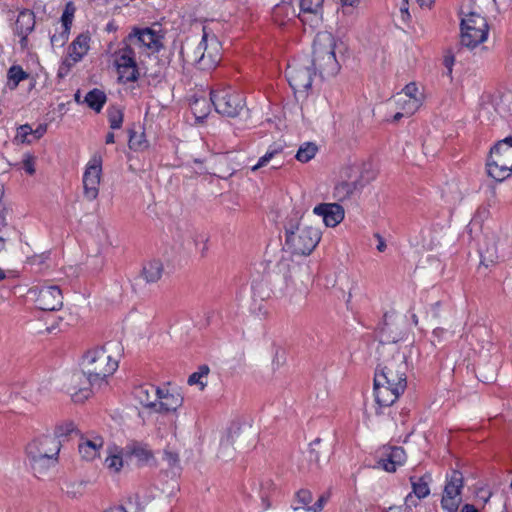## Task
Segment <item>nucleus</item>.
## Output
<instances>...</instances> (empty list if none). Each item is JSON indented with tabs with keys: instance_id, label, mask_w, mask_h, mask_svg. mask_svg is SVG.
<instances>
[{
	"instance_id": "f257e3e1",
	"label": "nucleus",
	"mask_w": 512,
	"mask_h": 512,
	"mask_svg": "<svg viewBox=\"0 0 512 512\" xmlns=\"http://www.w3.org/2000/svg\"><path fill=\"white\" fill-rule=\"evenodd\" d=\"M411 347L399 350L393 344L381 347L374 377L375 400L380 407L393 405L407 387V358Z\"/></svg>"
},
{
	"instance_id": "f03ea898",
	"label": "nucleus",
	"mask_w": 512,
	"mask_h": 512,
	"mask_svg": "<svg viewBox=\"0 0 512 512\" xmlns=\"http://www.w3.org/2000/svg\"><path fill=\"white\" fill-rule=\"evenodd\" d=\"M113 344L91 349L82 358L81 368L93 385L101 388L118 368V360L111 354Z\"/></svg>"
},
{
	"instance_id": "7ed1b4c3",
	"label": "nucleus",
	"mask_w": 512,
	"mask_h": 512,
	"mask_svg": "<svg viewBox=\"0 0 512 512\" xmlns=\"http://www.w3.org/2000/svg\"><path fill=\"white\" fill-rule=\"evenodd\" d=\"M61 446L60 440L51 435L37 437L27 445V457L36 476H43L56 466Z\"/></svg>"
},
{
	"instance_id": "20e7f679",
	"label": "nucleus",
	"mask_w": 512,
	"mask_h": 512,
	"mask_svg": "<svg viewBox=\"0 0 512 512\" xmlns=\"http://www.w3.org/2000/svg\"><path fill=\"white\" fill-rule=\"evenodd\" d=\"M301 216L295 213L285 224V246L296 255H309L321 239L319 229L312 226H301Z\"/></svg>"
},
{
	"instance_id": "39448f33",
	"label": "nucleus",
	"mask_w": 512,
	"mask_h": 512,
	"mask_svg": "<svg viewBox=\"0 0 512 512\" xmlns=\"http://www.w3.org/2000/svg\"><path fill=\"white\" fill-rule=\"evenodd\" d=\"M220 50L219 41L214 36L209 38L203 28L202 40L196 45L186 43L181 49V54L188 64L194 65L200 70L209 71L220 62Z\"/></svg>"
},
{
	"instance_id": "423d86ee",
	"label": "nucleus",
	"mask_w": 512,
	"mask_h": 512,
	"mask_svg": "<svg viewBox=\"0 0 512 512\" xmlns=\"http://www.w3.org/2000/svg\"><path fill=\"white\" fill-rule=\"evenodd\" d=\"M336 40L331 33H318L313 41V59L310 64L319 71L321 77H331L340 70L335 55Z\"/></svg>"
},
{
	"instance_id": "0eeeda50",
	"label": "nucleus",
	"mask_w": 512,
	"mask_h": 512,
	"mask_svg": "<svg viewBox=\"0 0 512 512\" xmlns=\"http://www.w3.org/2000/svg\"><path fill=\"white\" fill-rule=\"evenodd\" d=\"M275 270L277 274L282 275L286 284L282 296L289 304L299 305L306 294V288L301 280L304 268L294 263L290 257L283 256L277 262Z\"/></svg>"
},
{
	"instance_id": "6e6552de",
	"label": "nucleus",
	"mask_w": 512,
	"mask_h": 512,
	"mask_svg": "<svg viewBox=\"0 0 512 512\" xmlns=\"http://www.w3.org/2000/svg\"><path fill=\"white\" fill-rule=\"evenodd\" d=\"M486 166L488 175L499 182L512 174V137L505 138L491 149Z\"/></svg>"
},
{
	"instance_id": "1a4fd4ad",
	"label": "nucleus",
	"mask_w": 512,
	"mask_h": 512,
	"mask_svg": "<svg viewBox=\"0 0 512 512\" xmlns=\"http://www.w3.org/2000/svg\"><path fill=\"white\" fill-rule=\"evenodd\" d=\"M488 31L486 18L476 12H470L461 21V44L473 49L487 39Z\"/></svg>"
},
{
	"instance_id": "9d476101",
	"label": "nucleus",
	"mask_w": 512,
	"mask_h": 512,
	"mask_svg": "<svg viewBox=\"0 0 512 512\" xmlns=\"http://www.w3.org/2000/svg\"><path fill=\"white\" fill-rule=\"evenodd\" d=\"M210 101L217 113L226 117H236L245 107L243 96L231 87L212 90Z\"/></svg>"
},
{
	"instance_id": "9b49d317",
	"label": "nucleus",
	"mask_w": 512,
	"mask_h": 512,
	"mask_svg": "<svg viewBox=\"0 0 512 512\" xmlns=\"http://www.w3.org/2000/svg\"><path fill=\"white\" fill-rule=\"evenodd\" d=\"M315 71L310 66V61H294L286 69V77L295 92H306L312 85Z\"/></svg>"
},
{
	"instance_id": "f8f14e48",
	"label": "nucleus",
	"mask_w": 512,
	"mask_h": 512,
	"mask_svg": "<svg viewBox=\"0 0 512 512\" xmlns=\"http://www.w3.org/2000/svg\"><path fill=\"white\" fill-rule=\"evenodd\" d=\"M124 46L115 52V64L119 79L123 82H135L139 73L135 59V49L124 40Z\"/></svg>"
},
{
	"instance_id": "ddd939ff",
	"label": "nucleus",
	"mask_w": 512,
	"mask_h": 512,
	"mask_svg": "<svg viewBox=\"0 0 512 512\" xmlns=\"http://www.w3.org/2000/svg\"><path fill=\"white\" fill-rule=\"evenodd\" d=\"M102 162V156L99 153H95L86 165L83 174V189L84 196L88 201H93L98 197Z\"/></svg>"
},
{
	"instance_id": "4468645a",
	"label": "nucleus",
	"mask_w": 512,
	"mask_h": 512,
	"mask_svg": "<svg viewBox=\"0 0 512 512\" xmlns=\"http://www.w3.org/2000/svg\"><path fill=\"white\" fill-rule=\"evenodd\" d=\"M64 386L74 402L88 399L92 390L98 388V385L92 384L90 377L84 373L82 368L81 371H75L68 375Z\"/></svg>"
},
{
	"instance_id": "2eb2a0df",
	"label": "nucleus",
	"mask_w": 512,
	"mask_h": 512,
	"mask_svg": "<svg viewBox=\"0 0 512 512\" xmlns=\"http://www.w3.org/2000/svg\"><path fill=\"white\" fill-rule=\"evenodd\" d=\"M463 488V475L460 471L454 470L447 478L444 487L441 506L447 512H456L461 503V490Z\"/></svg>"
},
{
	"instance_id": "dca6fc26",
	"label": "nucleus",
	"mask_w": 512,
	"mask_h": 512,
	"mask_svg": "<svg viewBox=\"0 0 512 512\" xmlns=\"http://www.w3.org/2000/svg\"><path fill=\"white\" fill-rule=\"evenodd\" d=\"M29 293L35 296L36 306L43 311L59 310L63 305V296L60 288L55 285L34 287Z\"/></svg>"
},
{
	"instance_id": "f3484780",
	"label": "nucleus",
	"mask_w": 512,
	"mask_h": 512,
	"mask_svg": "<svg viewBox=\"0 0 512 512\" xmlns=\"http://www.w3.org/2000/svg\"><path fill=\"white\" fill-rule=\"evenodd\" d=\"M127 42L135 49L147 54L158 52L162 48L161 37L152 29H134L127 38Z\"/></svg>"
},
{
	"instance_id": "a211bd4d",
	"label": "nucleus",
	"mask_w": 512,
	"mask_h": 512,
	"mask_svg": "<svg viewBox=\"0 0 512 512\" xmlns=\"http://www.w3.org/2000/svg\"><path fill=\"white\" fill-rule=\"evenodd\" d=\"M314 214L321 216L328 227L337 226L344 219V209L338 203H321L314 207Z\"/></svg>"
},
{
	"instance_id": "6ab92c4d",
	"label": "nucleus",
	"mask_w": 512,
	"mask_h": 512,
	"mask_svg": "<svg viewBox=\"0 0 512 512\" xmlns=\"http://www.w3.org/2000/svg\"><path fill=\"white\" fill-rule=\"evenodd\" d=\"M35 15L30 10L21 11L16 19L14 32L20 37V45L26 48L28 35L34 30Z\"/></svg>"
},
{
	"instance_id": "aec40b11",
	"label": "nucleus",
	"mask_w": 512,
	"mask_h": 512,
	"mask_svg": "<svg viewBox=\"0 0 512 512\" xmlns=\"http://www.w3.org/2000/svg\"><path fill=\"white\" fill-rule=\"evenodd\" d=\"M90 36L86 33L78 35L69 46V58L65 63L70 66L73 65L87 54L89 50Z\"/></svg>"
},
{
	"instance_id": "412c9836",
	"label": "nucleus",
	"mask_w": 512,
	"mask_h": 512,
	"mask_svg": "<svg viewBox=\"0 0 512 512\" xmlns=\"http://www.w3.org/2000/svg\"><path fill=\"white\" fill-rule=\"evenodd\" d=\"M155 412H175L183 404V397L176 391H164L160 389L159 400Z\"/></svg>"
},
{
	"instance_id": "4be33fe9",
	"label": "nucleus",
	"mask_w": 512,
	"mask_h": 512,
	"mask_svg": "<svg viewBox=\"0 0 512 512\" xmlns=\"http://www.w3.org/2000/svg\"><path fill=\"white\" fill-rule=\"evenodd\" d=\"M240 428L230 429L220 441L217 457L222 461H229L234 458L235 450L234 444L240 437Z\"/></svg>"
},
{
	"instance_id": "5701e85b",
	"label": "nucleus",
	"mask_w": 512,
	"mask_h": 512,
	"mask_svg": "<svg viewBox=\"0 0 512 512\" xmlns=\"http://www.w3.org/2000/svg\"><path fill=\"white\" fill-rule=\"evenodd\" d=\"M406 460V453L402 447H391L385 457L379 460V465L387 472H395Z\"/></svg>"
},
{
	"instance_id": "b1692460",
	"label": "nucleus",
	"mask_w": 512,
	"mask_h": 512,
	"mask_svg": "<svg viewBox=\"0 0 512 512\" xmlns=\"http://www.w3.org/2000/svg\"><path fill=\"white\" fill-rule=\"evenodd\" d=\"M348 180L341 181L334 188V197L343 201L348 199L351 195H353L356 191H359L364 183L360 182L358 179H351V174L348 173V170L345 172Z\"/></svg>"
},
{
	"instance_id": "393cba45",
	"label": "nucleus",
	"mask_w": 512,
	"mask_h": 512,
	"mask_svg": "<svg viewBox=\"0 0 512 512\" xmlns=\"http://www.w3.org/2000/svg\"><path fill=\"white\" fill-rule=\"evenodd\" d=\"M402 339L401 331H394L393 324L385 322L379 332V345L377 347V354L382 346L387 344L395 345L399 350H403L406 344H401L399 341Z\"/></svg>"
},
{
	"instance_id": "a878e982",
	"label": "nucleus",
	"mask_w": 512,
	"mask_h": 512,
	"mask_svg": "<svg viewBox=\"0 0 512 512\" xmlns=\"http://www.w3.org/2000/svg\"><path fill=\"white\" fill-rule=\"evenodd\" d=\"M103 445L102 437L96 436L92 439H85L78 446L79 453L84 460L93 461L100 455V449Z\"/></svg>"
},
{
	"instance_id": "bb28decb",
	"label": "nucleus",
	"mask_w": 512,
	"mask_h": 512,
	"mask_svg": "<svg viewBox=\"0 0 512 512\" xmlns=\"http://www.w3.org/2000/svg\"><path fill=\"white\" fill-rule=\"evenodd\" d=\"M160 389L152 385L140 386L135 390V396L139 402L146 408L156 410L159 400Z\"/></svg>"
},
{
	"instance_id": "cd10ccee",
	"label": "nucleus",
	"mask_w": 512,
	"mask_h": 512,
	"mask_svg": "<svg viewBox=\"0 0 512 512\" xmlns=\"http://www.w3.org/2000/svg\"><path fill=\"white\" fill-rule=\"evenodd\" d=\"M323 0H300V13L298 18L306 23L316 17L322 8Z\"/></svg>"
},
{
	"instance_id": "c85d7f7f",
	"label": "nucleus",
	"mask_w": 512,
	"mask_h": 512,
	"mask_svg": "<svg viewBox=\"0 0 512 512\" xmlns=\"http://www.w3.org/2000/svg\"><path fill=\"white\" fill-rule=\"evenodd\" d=\"M164 271L163 264L160 260H151L144 264L141 277L146 283H156L162 277Z\"/></svg>"
},
{
	"instance_id": "c756f323",
	"label": "nucleus",
	"mask_w": 512,
	"mask_h": 512,
	"mask_svg": "<svg viewBox=\"0 0 512 512\" xmlns=\"http://www.w3.org/2000/svg\"><path fill=\"white\" fill-rule=\"evenodd\" d=\"M106 100V94L102 90L94 88L86 94L83 102L96 113H99L106 103Z\"/></svg>"
},
{
	"instance_id": "7c9ffc66",
	"label": "nucleus",
	"mask_w": 512,
	"mask_h": 512,
	"mask_svg": "<svg viewBox=\"0 0 512 512\" xmlns=\"http://www.w3.org/2000/svg\"><path fill=\"white\" fill-rule=\"evenodd\" d=\"M107 453L105 465L111 471L119 472L123 467L122 449L113 445L108 448Z\"/></svg>"
},
{
	"instance_id": "2f4dec72",
	"label": "nucleus",
	"mask_w": 512,
	"mask_h": 512,
	"mask_svg": "<svg viewBox=\"0 0 512 512\" xmlns=\"http://www.w3.org/2000/svg\"><path fill=\"white\" fill-rule=\"evenodd\" d=\"M394 102L397 109L403 110L407 115L414 114L422 105L419 99H409L406 95L397 93L394 96Z\"/></svg>"
},
{
	"instance_id": "473e14b6",
	"label": "nucleus",
	"mask_w": 512,
	"mask_h": 512,
	"mask_svg": "<svg viewBox=\"0 0 512 512\" xmlns=\"http://www.w3.org/2000/svg\"><path fill=\"white\" fill-rule=\"evenodd\" d=\"M412 486V493L417 499L426 498L430 494L429 481L426 476L423 477H410Z\"/></svg>"
},
{
	"instance_id": "72a5a7b5",
	"label": "nucleus",
	"mask_w": 512,
	"mask_h": 512,
	"mask_svg": "<svg viewBox=\"0 0 512 512\" xmlns=\"http://www.w3.org/2000/svg\"><path fill=\"white\" fill-rule=\"evenodd\" d=\"M129 148L135 151H140L145 149L148 146L147 140L145 138L144 131L139 127V131L134 128L129 129Z\"/></svg>"
},
{
	"instance_id": "f704fd0d",
	"label": "nucleus",
	"mask_w": 512,
	"mask_h": 512,
	"mask_svg": "<svg viewBox=\"0 0 512 512\" xmlns=\"http://www.w3.org/2000/svg\"><path fill=\"white\" fill-rule=\"evenodd\" d=\"M28 74L19 65H13L9 68L7 73L8 86L10 89H15L18 84L28 78Z\"/></svg>"
},
{
	"instance_id": "c9c22d12",
	"label": "nucleus",
	"mask_w": 512,
	"mask_h": 512,
	"mask_svg": "<svg viewBox=\"0 0 512 512\" xmlns=\"http://www.w3.org/2000/svg\"><path fill=\"white\" fill-rule=\"evenodd\" d=\"M318 151L316 144L312 142H306L301 145L296 153V159L302 163H306L313 159Z\"/></svg>"
},
{
	"instance_id": "e433bc0d",
	"label": "nucleus",
	"mask_w": 512,
	"mask_h": 512,
	"mask_svg": "<svg viewBox=\"0 0 512 512\" xmlns=\"http://www.w3.org/2000/svg\"><path fill=\"white\" fill-rule=\"evenodd\" d=\"M347 170L349 172H360V175L358 177H356L355 179L360 180V182L364 183V185L366 183H369L370 181H372L376 176V173L372 169V165L370 163H363L361 168L350 167Z\"/></svg>"
},
{
	"instance_id": "4c0bfd02",
	"label": "nucleus",
	"mask_w": 512,
	"mask_h": 512,
	"mask_svg": "<svg viewBox=\"0 0 512 512\" xmlns=\"http://www.w3.org/2000/svg\"><path fill=\"white\" fill-rule=\"evenodd\" d=\"M129 453L132 456H135L140 462L147 463L152 457L153 454L151 450L147 448V446L133 443L128 447Z\"/></svg>"
},
{
	"instance_id": "58836bf2",
	"label": "nucleus",
	"mask_w": 512,
	"mask_h": 512,
	"mask_svg": "<svg viewBox=\"0 0 512 512\" xmlns=\"http://www.w3.org/2000/svg\"><path fill=\"white\" fill-rule=\"evenodd\" d=\"M108 121L111 129H119L123 123V112L120 108L111 106L107 110Z\"/></svg>"
},
{
	"instance_id": "ea45409f",
	"label": "nucleus",
	"mask_w": 512,
	"mask_h": 512,
	"mask_svg": "<svg viewBox=\"0 0 512 512\" xmlns=\"http://www.w3.org/2000/svg\"><path fill=\"white\" fill-rule=\"evenodd\" d=\"M69 34H70L69 29H66L63 27H59V29L56 28L54 34H52L50 37V42H51L52 47H58V48L63 47L66 44V42L68 41Z\"/></svg>"
},
{
	"instance_id": "a19ab883",
	"label": "nucleus",
	"mask_w": 512,
	"mask_h": 512,
	"mask_svg": "<svg viewBox=\"0 0 512 512\" xmlns=\"http://www.w3.org/2000/svg\"><path fill=\"white\" fill-rule=\"evenodd\" d=\"M191 109L197 119L204 118L209 112V104L202 98H194L191 100Z\"/></svg>"
},
{
	"instance_id": "79ce46f5",
	"label": "nucleus",
	"mask_w": 512,
	"mask_h": 512,
	"mask_svg": "<svg viewBox=\"0 0 512 512\" xmlns=\"http://www.w3.org/2000/svg\"><path fill=\"white\" fill-rule=\"evenodd\" d=\"M289 13L292 15V16H295V11L294 9L291 7L290 4L288 3H282L280 5H277L275 6V8L273 9V18H274V21L276 23H278L279 25H283L284 24V20L282 19V16H284V14L286 16L289 15Z\"/></svg>"
},
{
	"instance_id": "37998d69",
	"label": "nucleus",
	"mask_w": 512,
	"mask_h": 512,
	"mask_svg": "<svg viewBox=\"0 0 512 512\" xmlns=\"http://www.w3.org/2000/svg\"><path fill=\"white\" fill-rule=\"evenodd\" d=\"M328 501L327 495H321L318 500L315 502L314 505L311 507H304V506H292L293 512H319L323 509L325 504Z\"/></svg>"
},
{
	"instance_id": "c03bdc74",
	"label": "nucleus",
	"mask_w": 512,
	"mask_h": 512,
	"mask_svg": "<svg viewBox=\"0 0 512 512\" xmlns=\"http://www.w3.org/2000/svg\"><path fill=\"white\" fill-rule=\"evenodd\" d=\"M15 141L17 143H27L30 144L33 142L32 138V127L28 124L21 125L17 129V134L15 136Z\"/></svg>"
},
{
	"instance_id": "a18cd8bd",
	"label": "nucleus",
	"mask_w": 512,
	"mask_h": 512,
	"mask_svg": "<svg viewBox=\"0 0 512 512\" xmlns=\"http://www.w3.org/2000/svg\"><path fill=\"white\" fill-rule=\"evenodd\" d=\"M336 283L339 285V289L343 293V297H345V287L348 288L347 297L345 299L346 303H349L352 297V288L353 283L350 281L349 276L345 273L339 274L336 280Z\"/></svg>"
},
{
	"instance_id": "49530a36",
	"label": "nucleus",
	"mask_w": 512,
	"mask_h": 512,
	"mask_svg": "<svg viewBox=\"0 0 512 512\" xmlns=\"http://www.w3.org/2000/svg\"><path fill=\"white\" fill-rule=\"evenodd\" d=\"M75 13V7L72 2L66 4L65 9L61 16V26L66 29H71L73 18Z\"/></svg>"
},
{
	"instance_id": "de8ad7c7",
	"label": "nucleus",
	"mask_w": 512,
	"mask_h": 512,
	"mask_svg": "<svg viewBox=\"0 0 512 512\" xmlns=\"http://www.w3.org/2000/svg\"><path fill=\"white\" fill-rule=\"evenodd\" d=\"M313 500L312 493L307 489H300L295 494V501L293 506H304L311 507V502Z\"/></svg>"
},
{
	"instance_id": "09e8293b",
	"label": "nucleus",
	"mask_w": 512,
	"mask_h": 512,
	"mask_svg": "<svg viewBox=\"0 0 512 512\" xmlns=\"http://www.w3.org/2000/svg\"><path fill=\"white\" fill-rule=\"evenodd\" d=\"M163 460L172 469H174V468L179 469L180 468V457H179V454H178L177 451L171 449L170 447H167L164 450Z\"/></svg>"
},
{
	"instance_id": "8fccbe9b",
	"label": "nucleus",
	"mask_w": 512,
	"mask_h": 512,
	"mask_svg": "<svg viewBox=\"0 0 512 512\" xmlns=\"http://www.w3.org/2000/svg\"><path fill=\"white\" fill-rule=\"evenodd\" d=\"M402 95H406L409 99H419L421 103H423V93L419 91L418 86L416 83L411 82L407 84L401 92H399Z\"/></svg>"
},
{
	"instance_id": "3c124183",
	"label": "nucleus",
	"mask_w": 512,
	"mask_h": 512,
	"mask_svg": "<svg viewBox=\"0 0 512 512\" xmlns=\"http://www.w3.org/2000/svg\"><path fill=\"white\" fill-rule=\"evenodd\" d=\"M280 152L281 151L276 148L268 150L262 157L259 158L258 162L251 167V170L255 172L258 169L265 167Z\"/></svg>"
},
{
	"instance_id": "603ef678",
	"label": "nucleus",
	"mask_w": 512,
	"mask_h": 512,
	"mask_svg": "<svg viewBox=\"0 0 512 512\" xmlns=\"http://www.w3.org/2000/svg\"><path fill=\"white\" fill-rule=\"evenodd\" d=\"M76 429L75 424L73 422H66L56 427L54 435L52 437H56L59 440L61 437H66L74 432Z\"/></svg>"
},
{
	"instance_id": "864d4df0",
	"label": "nucleus",
	"mask_w": 512,
	"mask_h": 512,
	"mask_svg": "<svg viewBox=\"0 0 512 512\" xmlns=\"http://www.w3.org/2000/svg\"><path fill=\"white\" fill-rule=\"evenodd\" d=\"M104 512H142V509L136 503L129 500L125 505L113 506Z\"/></svg>"
},
{
	"instance_id": "5fc2aeb1",
	"label": "nucleus",
	"mask_w": 512,
	"mask_h": 512,
	"mask_svg": "<svg viewBox=\"0 0 512 512\" xmlns=\"http://www.w3.org/2000/svg\"><path fill=\"white\" fill-rule=\"evenodd\" d=\"M23 168L30 175L35 173L34 158L31 155H25V158L23 159Z\"/></svg>"
},
{
	"instance_id": "6e6d98bb",
	"label": "nucleus",
	"mask_w": 512,
	"mask_h": 512,
	"mask_svg": "<svg viewBox=\"0 0 512 512\" xmlns=\"http://www.w3.org/2000/svg\"><path fill=\"white\" fill-rule=\"evenodd\" d=\"M321 442L320 439H316L314 440L311 444H310V450H309V459L311 461H314L316 463H319L320 461V457H319V453L316 451V448L315 446L319 445Z\"/></svg>"
},
{
	"instance_id": "4d7b16f0",
	"label": "nucleus",
	"mask_w": 512,
	"mask_h": 512,
	"mask_svg": "<svg viewBox=\"0 0 512 512\" xmlns=\"http://www.w3.org/2000/svg\"><path fill=\"white\" fill-rule=\"evenodd\" d=\"M418 505L417 497L411 492L405 497L404 506L407 511H411Z\"/></svg>"
},
{
	"instance_id": "13d9d810",
	"label": "nucleus",
	"mask_w": 512,
	"mask_h": 512,
	"mask_svg": "<svg viewBox=\"0 0 512 512\" xmlns=\"http://www.w3.org/2000/svg\"><path fill=\"white\" fill-rule=\"evenodd\" d=\"M187 382L189 385H199L201 390L206 386V383L202 381V377L197 372L192 373Z\"/></svg>"
},
{
	"instance_id": "bf43d9fd",
	"label": "nucleus",
	"mask_w": 512,
	"mask_h": 512,
	"mask_svg": "<svg viewBox=\"0 0 512 512\" xmlns=\"http://www.w3.org/2000/svg\"><path fill=\"white\" fill-rule=\"evenodd\" d=\"M46 131H47V124H40V125H38V127L36 129H32L33 140H38L41 137H43V135L46 133Z\"/></svg>"
},
{
	"instance_id": "052dcab7",
	"label": "nucleus",
	"mask_w": 512,
	"mask_h": 512,
	"mask_svg": "<svg viewBox=\"0 0 512 512\" xmlns=\"http://www.w3.org/2000/svg\"><path fill=\"white\" fill-rule=\"evenodd\" d=\"M440 307L441 303L437 302L431 305L429 313L433 318H438L440 316Z\"/></svg>"
},
{
	"instance_id": "680f3d73",
	"label": "nucleus",
	"mask_w": 512,
	"mask_h": 512,
	"mask_svg": "<svg viewBox=\"0 0 512 512\" xmlns=\"http://www.w3.org/2000/svg\"><path fill=\"white\" fill-rule=\"evenodd\" d=\"M376 238L378 239L377 250L383 252L386 249V243L379 234H376Z\"/></svg>"
},
{
	"instance_id": "e2e57ef3",
	"label": "nucleus",
	"mask_w": 512,
	"mask_h": 512,
	"mask_svg": "<svg viewBox=\"0 0 512 512\" xmlns=\"http://www.w3.org/2000/svg\"><path fill=\"white\" fill-rule=\"evenodd\" d=\"M421 8H430L434 0H415Z\"/></svg>"
},
{
	"instance_id": "0e129e2a",
	"label": "nucleus",
	"mask_w": 512,
	"mask_h": 512,
	"mask_svg": "<svg viewBox=\"0 0 512 512\" xmlns=\"http://www.w3.org/2000/svg\"><path fill=\"white\" fill-rule=\"evenodd\" d=\"M209 367L206 366V365H202L201 367H199L198 371H196L202 378L204 377H207V375L209 374Z\"/></svg>"
},
{
	"instance_id": "69168bd1",
	"label": "nucleus",
	"mask_w": 512,
	"mask_h": 512,
	"mask_svg": "<svg viewBox=\"0 0 512 512\" xmlns=\"http://www.w3.org/2000/svg\"><path fill=\"white\" fill-rule=\"evenodd\" d=\"M461 512H478V510L476 509V507L472 504H465L462 509H461Z\"/></svg>"
},
{
	"instance_id": "338daca9",
	"label": "nucleus",
	"mask_w": 512,
	"mask_h": 512,
	"mask_svg": "<svg viewBox=\"0 0 512 512\" xmlns=\"http://www.w3.org/2000/svg\"><path fill=\"white\" fill-rule=\"evenodd\" d=\"M453 62H454L453 57H448V56L445 57L444 63H445V66L448 68L449 73H451V71H452Z\"/></svg>"
},
{
	"instance_id": "774afa93",
	"label": "nucleus",
	"mask_w": 512,
	"mask_h": 512,
	"mask_svg": "<svg viewBox=\"0 0 512 512\" xmlns=\"http://www.w3.org/2000/svg\"><path fill=\"white\" fill-rule=\"evenodd\" d=\"M404 116H408L406 113H404L403 110H399L395 113V115L393 116V121L394 122H397L399 121L402 117Z\"/></svg>"
}]
</instances>
